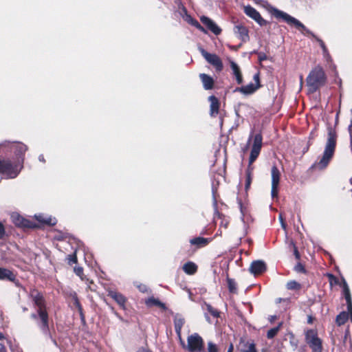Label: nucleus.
<instances>
[{
  "label": "nucleus",
  "mask_w": 352,
  "mask_h": 352,
  "mask_svg": "<svg viewBox=\"0 0 352 352\" xmlns=\"http://www.w3.org/2000/svg\"><path fill=\"white\" fill-rule=\"evenodd\" d=\"M30 296L32 299L34 305L37 308L36 314H32L31 318L36 320L37 324L43 333L52 340L49 330L48 314L46 310L45 302L43 296L40 292L34 289L30 292Z\"/></svg>",
  "instance_id": "1"
},
{
  "label": "nucleus",
  "mask_w": 352,
  "mask_h": 352,
  "mask_svg": "<svg viewBox=\"0 0 352 352\" xmlns=\"http://www.w3.org/2000/svg\"><path fill=\"white\" fill-rule=\"evenodd\" d=\"M272 14L276 18L283 19L288 25L295 26L298 30L301 31L303 34L311 36L314 38L316 41L318 42L322 50V52H326L327 48L326 47L324 43L320 38L317 37L311 31L307 29L300 21L290 16L287 13L276 8H274L272 10Z\"/></svg>",
  "instance_id": "2"
},
{
  "label": "nucleus",
  "mask_w": 352,
  "mask_h": 352,
  "mask_svg": "<svg viewBox=\"0 0 352 352\" xmlns=\"http://www.w3.org/2000/svg\"><path fill=\"white\" fill-rule=\"evenodd\" d=\"M336 133L333 129L329 128L328 129L327 140L322 156L318 162L314 164V166L317 168L323 169L327 166L333 156L336 150Z\"/></svg>",
  "instance_id": "3"
},
{
  "label": "nucleus",
  "mask_w": 352,
  "mask_h": 352,
  "mask_svg": "<svg viewBox=\"0 0 352 352\" xmlns=\"http://www.w3.org/2000/svg\"><path fill=\"white\" fill-rule=\"evenodd\" d=\"M327 80L326 74L320 66L314 68L307 78V85L309 91L316 92L320 87L323 86Z\"/></svg>",
  "instance_id": "4"
},
{
  "label": "nucleus",
  "mask_w": 352,
  "mask_h": 352,
  "mask_svg": "<svg viewBox=\"0 0 352 352\" xmlns=\"http://www.w3.org/2000/svg\"><path fill=\"white\" fill-rule=\"evenodd\" d=\"M23 167L21 162H16L14 160L11 161L9 159L0 160V173L5 175L8 179L16 177Z\"/></svg>",
  "instance_id": "5"
},
{
  "label": "nucleus",
  "mask_w": 352,
  "mask_h": 352,
  "mask_svg": "<svg viewBox=\"0 0 352 352\" xmlns=\"http://www.w3.org/2000/svg\"><path fill=\"white\" fill-rule=\"evenodd\" d=\"M0 149H2L3 152L14 151L15 155L14 160L16 162H20L21 160V165L23 166L25 153L28 150V146L25 144L17 142L4 141L0 144Z\"/></svg>",
  "instance_id": "6"
},
{
  "label": "nucleus",
  "mask_w": 352,
  "mask_h": 352,
  "mask_svg": "<svg viewBox=\"0 0 352 352\" xmlns=\"http://www.w3.org/2000/svg\"><path fill=\"white\" fill-rule=\"evenodd\" d=\"M305 342L313 352H322V340L318 338L317 331L314 329L307 330L305 333Z\"/></svg>",
  "instance_id": "7"
},
{
  "label": "nucleus",
  "mask_w": 352,
  "mask_h": 352,
  "mask_svg": "<svg viewBox=\"0 0 352 352\" xmlns=\"http://www.w3.org/2000/svg\"><path fill=\"white\" fill-rule=\"evenodd\" d=\"M253 138V144L252 146L250 158H249V164H252L258 157L260 154L261 148H262V141L263 138L261 133L256 134L254 137L252 133H251L249 136L248 141V146L250 144V141Z\"/></svg>",
  "instance_id": "8"
},
{
  "label": "nucleus",
  "mask_w": 352,
  "mask_h": 352,
  "mask_svg": "<svg viewBox=\"0 0 352 352\" xmlns=\"http://www.w3.org/2000/svg\"><path fill=\"white\" fill-rule=\"evenodd\" d=\"M187 341V348L190 352H201L203 351L204 341L197 333L188 336Z\"/></svg>",
  "instance_id": "9"
},
{
  "label": "nucleus",
  "mask_w": 352,
  "mask_h": 352,
  "mask_svg": "<svg viewBox=\"0 0 352 352\" xmlns=\"http://www.w3.org/2000/svg\"><path fill=\"white\" fill-rule=\"evenodd\" d=\"M200 52L206 61L215 68L217 72L222 71L223 68V63L217 54L208 53L202 48L200 49Z\"/></svg>",
  "instance_id": "10"
},
{
  "label": "nucleus",
  "mask_w": 352,
  "mask_h": 352,
  "mask_svg": "<svg viewBox=\"0 0 352 352\" xmlns=\"http://www.w3.org/2000/svg\"><path fill=\"white\" fill-rule=\"evenodd\" d=\"M253 79L255 83L250 82L245 86L236 87L234 91H239L245 95H250L254 93L260 87L259 74L256 73L254 74Z\"/></svg>",
  "instance_id": "11"
},
{
  "label": "nucleus",
  "mask_w": 352,
  "mask_h": 352,
  "mask_svg": "<svg viewBox=\"0 0 352 352\" xmlns=\"http://www.w3.org/2000/svg\"><path fill=\"white\" fill-rule=\"evenodd\" d=\"M272 198L278 197V188L280 182V173L276 166H273L271 170Z\"/></svg>",
  "instance_id": "12"
},
{
  "label": "nucleus",
  "mask_w": 352,
  "mask_h": 352,
  "mask_svg": "<svg viewBox=\"0 0 352 352\" xmlns=\"http://www.w3.org/2000/svg\"><path fill=\"white\" fill-rule=\"evenodd\" d=\"M243 11L247 16L254 20L259 25L264 26L268 23L267 21L262 18L260 13L252 6H244Z\"/></svg>",
  "instance_id": "13"
},
{
  "label": "nucleus",
  "mask_w": 352,
  "mask_h": 352,
  "mask_svg": "<svg viewBox=\"0 0 352 352\" xmlns=\"http://www.w3.org/2000/svg\"><path fill=\"white\" fill-rule=\"evenodd\" d=\"M12 221L18 227L21 228H33L34 223L30 221L25 219L16 212L11 214Z\"/></svg>",
  "instance_id": "14"
},
{
  "label": "nucleus",
  "mask_w": 352,
  "mask_h": 352,
  "mask_svg": "<svg viewBox=\"0 0 352 352\" xmlns=\"http://www.w3.org/2000/svg\"><path fill=\"white\" fill-rule=\"evenodd\" d=\"M201 22L207 27L213 34L219 35L221 32V29L210 18L202 16L200 18Z\"/></svg>",
  "instance_id": "15"
},
{
  "label": "nucleus",
  "mask_w": 352,
  "mask_h": 352,
  "mask_svg": "<svg viewBox=\"0 0 352 352\" xmlns=\"http://www.w3.org/2000/svg\"><path fill=\"white\" fill-rule=\"evenodd\" d=\"M234 33L244 43L250 39L248 28L241 24H238L234 26Z\"/></svg>",
  "instance_id": "16"
},
{
  "label": "nucleus",
  "mask_w": 352,
  "mask_h": 352,
  "mask_svg": "<svg viewBox=\"0 0 352 352\" xmlns=\"http://www.w3.org/2000/svg\"><path fill=\"white\" fill-rule=\"evenodd\" d=\"M249 270L255 276L261 274L266 270V265L263 261H255L251 263Z\"/></svg>",
  "instance_id": "17"
},
{
  "label": "nucleus",
  "mask_w": 352,
  "mask_h": 352,
  "mask_svg": "<svg viewBox=\"0 0 352 352\" xmlns=\"http://www.w3.org/2000/svg\"><path fill=\"white\" fill-rule=\"evenodd\" d=\"M210 104V115L212 117H215L219 113V101L214 96H210L208 98Z\"/></svg>",
  "instance_id": "18"
},
{
  "label": "nucleus",
  "mask_w": 352,
  "mask_h": 352,
  "mask_svg": "<svg viewBox=\"0 0 352 352\" xmlns=\"http://www.w3.org/2000/svg\"><path fill=\"white\" fill-rule=\"evenodd\" d=\"M35 218L38 222L48 226H54L57 222L56 218L43 214H36Z\"/></svg>",
  "instance_id": "19"
},
{
  "label": "nucleus",
  "mask_w": 352,
  "mask_h": 352,
  "mask_svg": "<svg viewBox=\"0 0 352 352\" xmlns=\"http://www.w3.org/2000/svg\"><path fill=\"white\" fill-rule=\"evenodd\" d=\"M16 276L11 270L0 267V280L14 282Z\"/></svg>",
  "instance_id": "20"
},
{
  "label": "nucleus",
  "mask_w": 352,
  "mask_h": 352,
  "mask_svg": "<svg viewBox=\"0 0 352 352\" xmlns=\"http://www.w3.org/2000/svg\"><path fill=\"white\" fill-rule=\"evenodd\" d=\"M199 78L206 90L212 89L213 88L214 80L211 76L206 74H200Z\"/></svg>",
  "instance_id": "21"
},
{
  "label": "nucleus",
  "mask_w": 352,
  "mask_h": 352,
  "mask_svg": "<svg viewBox=\"0 0 352 352\" xmlns=\"http://www.w3.org/2000/svg\"><path fill=\"white\" fill-rule=\"evenodd\" d=\"M230 64L232 70L233 75L235 76L237 83L241 84L243 82V77L239 67L233 60H230Z\"/></svg>",
  "instance_id": "22"
},
{
  "label": "nucleus",
  "mask_w": 352,
  "mask_h": 352,
  "mask_svg": "<svg viewBox=\"0 0 352 352\" xmlns=\"http://www.w3.org/2000/svg\"><path fill=\"white\" fill-rule=\"evenodd\" d=\"M341 286L342 287L343 294L344 296V298L346 301V304H347V305H349V307H351L352 299H351L349 287L348 286V284H347L346 280L343 277L342 278Z\"/></svg>",
  "instance_id": "23"
},
{
  "label": "nucleus",
  "mask_w": 352,
  "mask_h": 352,
  "mask_svg": "<svg viewBox=\"0 0 352 352\" xmlns=\"http://www.w3.org/2000/svg\"><path fill=\"white\" fill-rule=\"evenodd\" d=\"M185 322L184 318L179 315H176L174 318V326L175 330L177 335L180 337L181 336V331L182 328L184 326Z\"/></svg>",
  "instance_id": "24"
},
{
  "label": "nucleus",
  "mask_w": 352,
  "mask_h": 352,
  "mask_svg": "<svg viewBox=\"0 0 352 352\" xmlns=\"http://www.w3.org/2000/svg\"><path fill=\"white\" fill-rule=\"evenodd\" d=\"M211 240L204 237H196L190 240L191 245H197V248L206 246Z\"/></svg>",
  "instance_id": "25"
},
{
  "label": "nucleus",
  "mask_w": 352,
  "mask_h": 352,
  "mask_svg": "<svg viewBox=\"0 0 352 352\" xmlns=\"http://www.w3.org/2000/svg\"><path fill=\"white\" fill-rule=\"evenodd\" d=\"M183 270L187 274L192 275L197 272V266L193 262L188 261L184 265Z\"/></svg>",
  "instance_id": "26"
},
{
  "label": "nucleus",
  "mask_w": 352,
  "mask_h": 352,
  "mask_svg": "<svg viewBox=\"0 0 352 352\" xmlns=\"http://www.w3.org/2000/svg\"><path fill=\"white\" fill-rule=\"evenodd\" d=\"M109 296L115 300L120 306L124 305L126 302V298L122 294L116 292H110Z\"/></svg>",
  "instance_id": "27"
},
{
  "label": "nucleus",
  "mask_w": 352,
  "mask_h": 352,
  "mask_svg": "<svg viewBox=\"0 0 352 352\" xmlns=\"http://www.w3.org/2000/svg\"><path fill=\"white\" fill-rule=\"evenodd\" d=\"M218 219H221L220 226L223 227L225 228H227L228 225V220L226 219L222 214H221L217 209H215L214 214V221L217 222Z\"/></svg>",
  "instance_id": "28"
},
{
  "label": "nucleus",
  "mask_w": 352,
  "mask_h": 352,
  "mask_svg": "<svg viewBox=\"0 0 352 352\" xmlns=\"http://www.w3.org/2000/svg\"><path fill=\"white\" fill-rule=\"evenodd\" d=\"M146 304L148 307L155 305V306L162 308L163 309H166L165 304H164L163 302H160L158 299L155 298L153 297L148 298L146 300Z\"/></svg>",
  "instance_id": "29"
},
{
  "label": "nucleus",
  "mask_w": 352,
  "mask_h": 352,
  "mask_svg": "<svg viewBox=\"0 0 352 352\" xmlns=\"http://www.w3.org/2000/svg\"><path fill=\"white\" fill-rule=\"evenodd\" d=\"M349 313L346 311H342L340 313L336 319V322L338 326L344 324L349 319Z\"/></svg>",
  "instance_id": "30"
},
{
  "label": "nucleus",
  "mask_w": 352,
  "mask_h": 352,
  "mask_svg": "<svg viewBox=\"0 0 352 352\" xmlns=\"http://www.w3.org/2000/svg\"><path fill=\"white\" fill-rule=\"evenodd\" d=\"M282 324H283V323L280 322L278 324V326L268 330V331L267 333V338L272 339L273 338H274L276 336V334L278 333V332L279 331Z\"/></svg>",
  "instance_id": "31"
},
{
  "label": "nucleus",
  "mask_w": 352,
  "mask_h": 352,
  "mask_svg": "<svg viewBox=\"0 0 352 352\" xmlns=\"http://www.w3.org/2000/svg\"><path fill=\"white\" fill-rule=\"evenodd\" d=\"M227 281L229 292L233 294L236 293L237 288L235 281L233 279L229 278L227 279Z\"/></svg>",
  "instance_id": "32"
},
{
  "label": "nucleus",
  "mask_w": 352,
  "mask_h": 352,
  "mask_svg": "<svg viewBox=\"0 0 352 352\" xmlns=\"http://www.w3.org/2000/svg\"><path fill=\"white\" fill-rule=\"evenodd\" d=\"M301 285L296 280H291L287 283V288L289 290H298L300 289Z\"/></svg>",
  "instance_id": "33"
},
{
  "label": "nucleus",
  "mask_w": 352,
  "mask_h": 352,
  "mask_svg": "<svg viewBox=\"0 0 352 352\" xmlns=\"http://www.w3.org/2000/svg\"><path fill=\"white\" fill-rule=\"evenodd\" d=\"M206 310L214 318H218L219 316V312L214 308H213L209 304H205Z\"/></svg>",
  "instance_id": "34"
},
{
  "label": "nucleus",
  "mask_w": 352,
  "mask_h": 352,
  "mask_svg": "<svg viewBox=\"0 0 352 352\" xmlns=\"http://www.w3.org/2000/svg\"><path fill=\"white\" fill-rule=\"evenodd\" d=\"M8 343V340L6 339L1 333H0V352H6V346Z\"/></svg>",
  "instance_id": "35"
},
{
  "label": "nucleus",
  "mask_w": 352,
  "mask_h": 352,
  "mask_svg": "<svg viewBox=\"0 0 352 352\" xmlns=\"http://www.w3.org/2000/svg\"><path fill=\"white\" fill-rule=\"evenodd\" d=\"M251 174H252L251 170L248 168L246 170V179H245V188L246 190L250 188L251 182H252Z\"/></svg>",
  "instance_id": "36"
},
{
  "label": "nucleus",
  "mask_w": 352,
  "mask_h": 352,
  "mask_svg": "<svg viewBox=\"0 0 352 352\" xmlns=\"http://www.w3.org/2000/svg\"><path fill=\"white\" fill-rule=\"evenodd\" d=\"M67 259L68 261L69 265H72L74 263H77V257L76 254V252L72 254L67 255Z\"/></svg>",
  "instance_id": "37"
},
{
  "label": "nucleus",
  "mask_w": 352,
  "mask_h": 352,
  "mask_svg": "<svg viewBox=\"0 0 352 352\" xmlns=\"http://www.w3.org/2000/svg\"><path fill=\"white\" fill-rule=\"evenodd\" d=\"M217 346L212 342L208 343V352H218Z\"/></svg>",
  "instance_id": "38"
},
{
  "label": "nucleus",
  "mask_w": 352,
  "mask_h": 352,
  "mask_svg": "<svg viewBox=\"0 0 352 352\" xmlns=\"http://www.w3.org/2000/svg\"><path fill=\"white\" fill-rule=\"evenodd\" d=\"M135 285L138 287V289H139V291L142 293H147L148 292V289L147 286L144 284L136 283Z\"/></svg>",
  "instance_id": "39"
},
{
  "label": "nucleus",
  "mask_w": 352,
  "mask_h": 352,
  "mask_svg": "<svg viewBox=\"0 0 352 352\" xmlns=\"http://www.w3.org/2000/svg\"><path fill=\"white\" fill-rule=\"evenodd\" d=\"M294 270L297 272H302V273H305V269L304 266L301 263H298L294 267Z\"/></svg>",
  "instance_id": "40"
},
{
  "label": "nucleus",
  "mask_w": 352,
  "mask_h": 352,
  "mask_svg": "<svg viewBox=\"0 0 352 352\" xmlns=\"http://www.w3.org/2000/svg\"><path fill=\"white\" fill-rule=\"evenodd\" d=\"M242 352H257L255 344L254 343H251L248 346V349L247 350H244Z\"/></svg>",
  "instance_id": "41"
},
{
  "label": "nucleus",
  "mask_w": 352,
  "mask_h": 352,
  "mask_svg": "<svg viewBox=\"0 0 352 352\" xmlns=\"http://www.w3.org/2000/svg\"><path fill=\"white\" fill-rule=\"evenodd\" d=\"M183 18L186 21H187L189 24H191L195 19H193L190 15L186 14V16H183Z\"/></svg>",
  "instance_id": "42"
},
{
  "label": "nucleus",
  "mask_w": 352,
  "mask_h": 352,
  "mask_svg": "<svg viewBox=\"0 0 352 352\" xmlns=\"http://www.w3.org/2000/svg\"><path fill=\"white\" fill-rule=\"evenodd\" d=\"M74 272L76 275L80 276L83 273V269L81 267H77L74 268Z\"/></svg>",
  "instance_id": "43"
},
{
  "label": "nucleus",
  "mask_w": 352,
  "mask_h": 352,
  "mask_svg": "<svg viewBox=\"0 0 352 352\" xmlns=\"http://www.w3.org/2000/svg\"><path fill=\"white\" fill-rule=\"evenodd\" d=\"M324 58L326 59L327 61L329 62L331 61V56L328 52V50H326L325 52H322Z\"/></svg>",
  "instance_id": "44"
},
{
  "label": "nucleus",
  "mask_w": 352,
  "mask_h": 352,
  "mask_svg": "<svg viewBox=\"0 0 352 352\" xmlns=\"http://www.w3.org/2000/svg\"><path fill=\"white\" fill-rule=\"evenodd\" d=\"M279 220H280V222L281 223V227L284 229V230H286V224L284 222V220H283V218L282 217V214H279Z\"/></svg>",
  "instance_id": "45"
},
{
  "label": "nucleus",
  "mask_w": 352,
  "mask_h": 352,
  "mask_svg": "<svg viewBox=\"0 0 352 352\" xmlns=\"http://www.w3.org/2000/svg\"><path fill=\"white\" fill-rule=\"evenodd\" d=\"M5 234V230L3 224L0 222V239L3 238Z\"/></svg>",
  "instance_id": "46"
},
{
  "label": "nucleus",
  "mask_w": 352,
  "mask_h": 352,
  "mask_svg": "<svg viewBox=\"0 0 352 352\" xmlns=\"http://www.w3.org/2000/svg\"><path fill=\"white\" fill-rule=\"evenodd\" d=\"M74 301H75V305L78 308L79 310H81L82 308H81V305L78 300V298L76 296L74 297Z\"/></svg>",
  "instance_id": "47"
},
{
  "label": "nucleus",
  "mask_w": 352,
  "mask_h": 352,
  "mask_svg": "<svg viewBox=\"0 0 352 352\" xmlns=\"http://www.w3.org/2000/svg\"><path fill=\"white\" fill-rule=\"evenodd\" d=\"M191 25L195 26L197 29L199 28L201 25L200 23L196 19L191 23Z\"/></svg>",
  "instance_id": "48"
},
{
  "label": "nucleus",
  "mask_w": 352,
  "mask_h": 352,
  "mask_svg": "<svg viewBox=\"0 0 352 352\" xmlns=\"http://www.w3.org/2000/svg\"><path fill=\"white\" fill-rule=\"evenodd\" d=\"M191 25L195 26L197 29L199 28L201 25L200 23L196 19L191 23Z\"/></svg>",
  "instance_id": "49"
},
{
  "label": "nucleus",
  "mask_w": 352,
  "mask_h": 352,
  "mask_svg": "<svg viewBox=\"0 0 352 352\" xmlns=\"http://www.w3.org/2000/svg\"><path fill=\"white\" fill-rule=\"evenodd\" d=\"M266 58V56L264 54H260L258 56V59L260 61H262Z\"/></svg>",
  "instance_id": "50"
},
{
  "label": "nucleus",
  "mask_w": 352,
  "mask_h": 352,
  "mask_svg": "<svg viewBox=\"0 0 352 352\" xmlns=\"http://www.w3.org/2000/svg\"><path fill=\"white\" fill-rule=\"evenodd\" d=\"M294 254L297 259L300 258V254L296 248H295V250H294Z\"/></svg>",
  "instance_id": "51"
},
{
  "label": "nucleus",
  "mask_w": 352,
  "mask_h": 352,
  "mask_svg": "<svg viewBox=\"0 0 352 352\" xmlns=\"http://www.w3.org/2000/svg\"><path fill=\"white\" fill-rule=\"evenodd\" d=\"M38 160L40 162H45L43 155H40L38 156Z\"/></svg>",
  "instance_id": "52"
},
{
  "label": "nucleus",
  "mask_w": 352,
  "mask_h": 352,
  "mask_svg": "<svg viewBox=\"0 0 352 352\" xmlns=\"http://www.w3.org/2000/svg\"><path fill=\"white\" fill-rule=\"evenodd\" d=\"M276 319V316H271L269 318L270 322H273Z\"/></svg>",
  "instance_id": "53"
},
{
  "label": "nucleus",
  "mask_w": 352,
  "mask_h": 352,
  "mask_svg": "<svg viewBox=\"0 0 352 352\" xmlns=\"http://www.w3.org/2000/svg\"><path fill=\"white\" fill-rule=\"evenodd\" d=\"M184 14L183 16H186V14H188L187 10H186V8H184V7L182 8V14Z\"/></svg>",
  "instance_id": "54"
},
{
  "label": "nucleus",
  "mask_w": 352,
  "mask_h": 352,
  "mask_svg": "<svg viewBox=\"0 0 352 352\" xmlns=\"http://www.w3.org/2000/svg\"><path fill=\"white\" fill-rule=\"evenodd\" d=\"M233 351V345L231 344L230 347L228 349L227 352H232Z\"/></svg>",
  "instance_id": "55"
},
{
  "label": "nucleus",
  "mask_w": 352,
  "mask_h": 352,
  "mask_svg": "<svg viewBox=\"0 0 352 352\" xmlns=\"http://www.w3.org/2000/svg\"><path fill=\"white\" fill-rule=\"evenodd\" d=\"M329 278H330L331 279H333H333H335V283H338L337 280L336 279V278L334 277V276H333V275H332V274H329Z\"/></svg>",
  "instance_id": "56"
},
{
  "label": "nucleus",
  "mask_w": 352,
  "mask_h": 352,
  "mask_svg": "<svg viewBox=\"0 0 352 352\" xmlns=\"http://www.w3.org/2000/svg\"><path fill=\"white\" fill-rule=\"evenodd\" d=\"M198 30H201V32H206L205 29L201 25H200V27H199V28H198Z\"/></svg>",
  "instance_id": "57"
},
{
  "label": "nucleus",
  "mask_w": 352,
  "mask_h": 352,
  "mask_svg": "<svg viewBox=\"0 0 352 352\" xmlns=\"http://www.w3.org/2000/svg\"><path fill=\"white\" fill-rule=\"evenodd\" d=\"M300 85H302V82H303V77H302V76H300Z\"/></svg>",
  "instance_id": "58"
},
{
  "label": "nucleus",
  "mask_w": 352,
  "mask_h": 352,
  "mask_svg": "<svg viewBox=\"0 0 352 352\" xmlns=\"http://www.w3.org/2000/svg\"><path fill=\"white\" fill-rule=\"evenodd\" d=\"M28 310V309L26 307H23V311H26Z\"/></svg>",
  "instance_id": "59"
},
{
  "label": "nucleus",
  "mask_w": 352,
  "mask_h": 352,
  "mask_svg": "<svg viewBox=\"0 0 352 352\" xmlns=\"http://www.w3.org/2000/svg\"><path fill=\"white\" fill-rule=\"evenodd\" d=\"M206 318L208 322H210L209 317L208 316V315H206Z\"/></svg>",
  "instance_id": "60"
},
{
  "label": "nucleus",
  "mask_w": 352,
  "mask_h": 352,
  "mask_svg": "<svg viewBox=\"0 0 352 352\" xmlns=\"http://www.w3.org/2000/svg\"><path fill=\"white\" fill-rule=\"evenodd\" d=\"M240 207H241V213L243 214V212L242 206H241V204H240Z\"/></svg>",
  "instance_id": "61"
}]
</instances>
